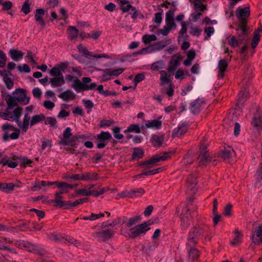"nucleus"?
Listing matches in <instances>:
<instances>
[{
	"mask_svg": "<svg viewBox=\"0 0 262 262\" xmlns=\"http://www.w3.org/2000/svg\"><path fill=\"white\" fill-rule=\"evenodd\" d=\"M208 227L205 224H201L193 226L189 231L187 237V244L189 247H194L204 234L208 232Z\"/></svg>",
	"mask_w": 262,
	"mask_h": 262,
	"instance_id": "nucleus-1",
	"label": "nucleus"
},
{
	"mask_svg": "<svg viewBox=\"0 0 262 262\" xmlns=\"http://www.w3.org/2000/svg\"><path fill=\"white\" fill-rule=\"evenodd\" d=\"M207 148V144L205 143L204 141H202L198 152V165L200 167L205 166L212 160V157L209 154Z\"/></svg>",
	"mask_w": 262,
	"mask_h": 262,
	"instance_id": "nucleus-2",
	"label": "nucleus"
},
{
	"mask_svg": "<svg viewBox=\"0 0 262 262\" xmlns=\"http://www.w3.org/2000/svg\"><path fill=\"white\" fill-rule=\"evenodd\" d=\"M91 81V78L87 77L82 78V82H81L79 79L77 78L74 81L72 87L74 88L77 92L93 90L96 87V84L95 83H91L90 84H88Z\"/></svg>",
	"mask_w": 262,
	"mask_h": 262,
	"instance_id": "nucleus-3",
	"label": "nucleus"
},
{
	"mask_svg": "<svg viewBox=\"0 0 262 262\" xmlns=\"http://www.w3.org/2000/svg\"><path fill=\"white\" fill-rule=\"evenodd\" d=\"M15 245L19 248H25L28 251L41 256H44L46 254V251L44 250L40 249L38 246L33 245L29 242L19 241L17 242Z\"/></svg>",
	"mask_w": 262,
	"mask_h": 262,
	"instance_id": "nucleus-4",
	"label": "nucleus"
},
{
	"mask_svg": "<svg viewBox=\"0 0 262 262\" xmlns=\"http://www.w3.org/2000/svg\"><path fill=\"white\" fill-rule=\"evenodd\" d=\"M150 225V221H148L132 228L128 234L129 237L135 238L142 234H145L147 231L150 229L148 226Z\"/></svg>",
	"mask_w": 262,
	"mask_h": 262,
	"instance_id": "nucleus-5",
	"label": "nucleus"
},
{
	"mask_svg": "<svg viewBox=\"0 0 262 262\" xmlns=\"http://www.w3.org/2000/svg\"><path fill=\"white\" fill-rule=\"evenodd\" d=\"M115 233V231L103 227V229L96 232L94 235L95 237L99 242H106L111 240L114 236Z\"/></svg>",
	"mask_w": 262,
	"mask_h": 262,
	"instance_id": "nucleus-6",
	"label": "nucleus"
},
{
	"mask_svg": "<svg viewBox=\"0 0 262 262\" xmlns=\"http://www.w3.org/2000/svg\"><path fill=\"white\" fill-rule=\"evenodd\" d=\"M71 129L67 127L63 133V138L59 143L64 145L74 146L75 142L79 139V137L72 136Z\"/></svg>",
	"mask_w": 262,
	"mask_h": 262,
	"instance_id": "nucleus-7",
	"label": "nucleus"
},
{
	"mask_svg": "<svg viewBox=\"0 0 262 262\" xmlns=\"http://www.w3.org/2000/svg\"><path fill=\"white\" fill-rule=\"evenodd\" d=\"M169 154L170 153L165 152L162 156L155 155L148 160L140 162V165L145 166L147 169L150 168L155 163L167 160L169 157Z\"/></svg>",
	"mask_w": 262,
	"mask_h": 262,
	"instance_id": "nucleus-8",
	"label": "nucleus"
},
{
	"mask_svg": "<svg viewBox=\"0 0 262 262\" xmlns=\"http://www.w3.org/2000/svg\"><path fill=\"white\" fill-rule=\"evenodd\" d=\"M12 94L19 103H23L25 105L29 103L30 99L29 98L26 96V90L25 89H17Z\"/></svg>",
	"mask_w": 262,
	"mask_h": 262,
	"instance_id": "nucleus-9",
	"label": "nucleus"
},
{
	"mask_svg": "<svg viewBox=\"0 0 262 262\" xmlns=\"http://www.w3.org/2000/svg\"><path fill=\"white\" fill-rule=\"evenodd\" d=\"M197 177L198 173L195 172L189 175L186 180L187 187L188 189L192 191L193 193H195L198 190L196 187L198 184Z\"/></svg>",
	"mask_w": 262,
	"mask_h": 262,
	"instance_id": "nucleus-10",
	"label": "nucleus"
},
{
	"mask_svg": "<svg viewBox=\"0 0 262 262\" xmlns=\"http://www.w3.org/2000/svg\"><path fill=\"white\" fill-rule=\"evenodd\" d=\"M181 57L179 54L173 55L170 60L167 71L169 73L174 72L180 65Z\"/></svg>",
	"mask_w": 262,
	"mask_h": 262,
	"instance_id": "nucleus-11",
	"label": "nucleus"
},
{
	"mask_svg": "<svg viewBox=\"0 0 262 262\" xmlns=\"http://www.w3.org/2000/svg\"><path fill=\"white\" fill-rule=\"evenodd\" d=\"M189 209L186 207L182 211L181 214V226L184 228H187L190 224V220L189 218Z\"/></svg>",
	"mask_w": 262,
	"mask_h": 262,
	"instance_id": "nucleus-12",
	"label": "nucleus"
},
{
	"mask_svg": "<svg viewBox=\"0 0 262 262\" xmlns=\"http://www.w3.org/2000/svg\"><path fill=\"white\" fill-rule=\"evenodd\" d=\"M252 242L257 245L262 243V225H259L255 228L252 235Z\"/></svg>",
	"mask_w": 262,
	"mask_h": 262,
	"instance_id": "nucleus-13",
	"label": "nucleus"
},
{
	"mask_svg": "<svg viewBox=\"0 0 262 262\" xmlns=\"http://www.w3.org/2000/svg\"><path fill=\"white\" fill-rule=\"evenodd\" d=\"M228 61L226 59H221L218 63L217 68L219 69V73L217 77L219 79H222L225 75V72L228 68Z\"/></svg>",
	"mask_w": 262,
	"mask_h": 262,
	"instance_id": "nucleus-14",
	"label": "nucleus"
},
{
	"mask_svg": "<svg viewBox=\"0 0 262 262\" xmlns=\"http://www.w3.org/2000/svg\"><path fill=\"white\" fill-rule=\"evenodd\" d=\"M45 14V11L43 9H37L35 10V20L36 22L40 25L42 27L44 28L46 26V21L43 18V16Z\"/></svg>",
	"mask_w": 262,
	"mask_h": 262,
	"instance_id": "nucleus-15",
	"label": "nucleus"
},
{
	"mask_svg": "<svg viewBox=\"0 0 262 262\" xmlns=\"http://www.w3.org/2000/svg\"><path fill=\"white\" fill-rule=\"evenodd\" d=\"M235 154L234 150L231 147H225L223 150H220L219 152V156L224 160L230 159Z\"/></svg>",
	"mask_w": 262,
	"mask_h": 262,
	"instance_id": "nucleus-16",
	"label": "nucleus"
},
{
	"mask_svg": "<svg viewBox=\"0 0 262 262\" xmlns=\"http://www.w3.org/2000/svg\"><path fill=\"white\" fill-rule=\"evenodd\" d=\"M238 13L237 14L238 17L241 18V24L244 23L246 24V18L250 15V9L248 7L244 8H238L237 9Z\"/></svg>",
	"mask_w": 262,
	"mask_h": 262,
	"instance_id": "nucleus-17",
	"label": "nucleus"
},
{
	"mask_svg": "<svg viewBox=\"0 0 262 262\" xmlns=\"http://www.w3.org/2000/svg\"><path fill=\"white\" fill-rule=\"evenodd\" d=\"M188 130V127L185 124H182L173 130L172 137H179L185 134Z\"/></svg>",
	"mask_w": 262,
	"mask_h": 262,
	"instance_id": "nucleus-18",
	"label": "nucleus"
},
{
	"mask_svg": "<svg viewBox=\"0 0 262 262\" xmlns=\"http://www.w3.org/2000/svg\"><path fill=\"white\" fill-rule=\"evenodd\" d=\"M30 115L28 113H26L24 116L23 123H21L19 120L17 122L19 127L25 132L27 131L29 125L30 124Z\"/></svg>",
	"mask_w": 262,
	"mask_h": 262,
	"instance_id": "nucleus-19",
	"label": "nucleus"
},
{
	"mask_svg": "<svg viewBox=\"0 0 262 262\" xmlns=\"http://www.w3.org/2000/svg\"><path fill=\"white\" fill-rule=\"evenodd\" d=\"M63 199L61 194H59L57 192L55 193V199L52 200V202L55 203L56 205L55 207H59L60 208H63L66 209V207L68 202L62 201L61 200Z\"/></svg>",
	"mask_w": 262,
	"mask_h": 262,
	"instance_id": "nucleus-20",
	"label": "nucleus"
},
{
	"mask_svg": "<svg viewBox=\"0 0 262 262\" xmlns=\"http://www.w3.org/2000/svg\"><path fill=\"white\" fill-rule=\"evenodd\" d=\"M58 97L65 101L74 100L76 98L75 94L70 90H66L61 93Z\"/></svg>",
	"mask_w": 262,
	"mask_h": 262,
	"instance_id": "nucleus-21",
	"label": "nucleus"
},
{
	"mask_svg": "<svg viewBox=\"0 0 262 262\" xmlns=\"http://www.w3.org/2000/svg\"><path fill=\"white\" fill-rule=\"evenodd\" d=\"M249 91L246 88H242L239 93V98L237 102V105H242L244 104L246 98L249 96Z\"/></svg>",
	"mask_w": 262,
	"mask_h": 262,
	"instance_id": "nucleus-22",
	"label": "nucleus"
},
{
	"mask_svg": "<svg viewBox=\"0 0 262 262\" xmlns=\"http://www.w3.org/2000/svg\"><path fill=\"white\" fill-rule=\"evenodd\" d=\"M6 101L8 105V107L6 109V111L7 112L8 110H11L12 107L17 106L19 103L13 96L10 95H8L6 96Z\"/></svg>",
	"mask_w": 262,
	"mask_h": 262,
	"instance_id": "nucleus-23",
	"label": "nucleus"
},
{
	"mask_svg": "<svg viewBox=\"0 0 262 262\" xmlns=\"http://www.w3.org/2000/svg\"><path fill=\"white\" fill-rule=\"evenodd\" d=\"M203 102L197 99L192 102L190 106V111L194 114H198L201 111V106Z\"/></svg>",
	"mask_w": 262,
	"mask_h": 262,
	"instance_id": "nucleus-24",
	"label": "nucleus"
},
{
	"mask_svg": "<svg viewBox=\"0 0 262 262\" xmlns=\"http://www.w3.org/2000/svg\"><path fill=\"white\" fill-rule=\"evenodd\" d=\"M50 83L53 87H59L64 84L65 80L63 76L54 77L50 79Z\"/></svg>",
	"mask_w": 262,
	"mask_h": 262,
	"instance_id": "nucleus-25",
	"label": "nucleus"
},
{
	"mask_svg": "<svg viewBox=\"0 0 262 262\" xmlns=\"http://www.w3.org/2000/svg\"><path fill=\"white\" fill-rule=\"evenodd\" d=\"M53 182H47V181H38L34 184L33 186L32 187L31 190L33 191H36L40 189H41L43 187H45L46 186H49L50 185H53Z\"/></svg>",
	"mask_w": 262,
	"mask_h": 262,
	"instance_id": "nucleus-26",
	"label": "nucleus"
},
{
	"mask_svg": "<svg viewBox=\"0 0 262 262\" xmlns=\"http://www.w3.org/2000/svg\"><path fill=\"white\" fill-rule=\"evenodd\" d=\"M151 142L154 146H161L164 141V136L154 135L151 139Z\"/></svg>",
	"mask_w": 262,
	"mask_h": 262,
	"instance_id": "nucleus-27",
	"label": "nucleus"
},
{
	"mask_svg": "<svg viewBox=\"0 0 262 262\" xmlns=\"http://www.w3.org/2000/svg\"><path fill=\"white\" fill-rule=\"evenodd\" d=\"M9 53L11 58L15 61H17L20 59H21L24 55L23 52L15 49L10 50Z\"/></svg>",
	"mask_w": 262,
	"mask_h": 262,
	"instance_id": "nucleus-28",
	"label": "nucleus"
},
{
	"mask_svg": "<svg viewBox=\"0 0 262 262\" xmlns=\"http://www.w3.org/2000/svg\"><path fill=\"white\" fill-rule=\"evenodd\" d=\"M69 33V38L71 40H73L77 38L79 33L78 30L74 26H70L67 29Z\"/></svg>",
	"mask_w": 262,
	"mask_h": 262,
	"instance_id": "nucleus-29",
	"label": "nucleus"
},
{
	"mask_svg": "<svg viewBox=\"0 0 262 262\" xmlns=\"http://www.w3.org/2000/svg\"><path fill=\"white\" fill-rule=\"evenodd\" d=\"M81 180L92 181L98 179V174L95 172L89 173L86 172L80 176Z\"/></svg>",
	"mask_w": 262,
	"mask_h": 262,
	"instance_id": "nucleus-30",
	"label": "nucleus"
},
{
	"mask_svg": "<svg viewBox=\"0 0 262 262\" xmlns=\"http://www.w3.org/2000/svg\"><path fill=\"white\" fill-rule=\"evenodd\" d=\"M88 201V198H84L80 199L77 200L73 203H70V202H68L67 204L66 209H69L72 207H75L79 204H82L83 203L86 202Z\"/></svg>",
	"mask_w": 262,
	"mask_h": 262,
	"instance_id": "nucleus-31",
	"label": "nucleus"
},
{
	"mask_svg": "<svg viewBox=\"0 0 262 262\" xmlns=\"http://www.w3.org/2000/svg\"><path fill=\"white\" fill-rule=\"evenodd\" d=\"M190 249L189 251V258L194 261L196 260L200 255V252L198 250L193 247H190Z\"/></svg>",
	"mask_w": 262,
	"mask_h": 262,
	"instance_id": "nucleus-32",
	"label": "nucleus"
},
{
	"mask_svg": "<svg viewBox=\"0 0 262 262\" xmlns=\"http://www.w3.org/2000/svg\"><path fill=\"white\" fill-rule=\"evenodd\" d=\"M112 138L111 135L108 132H102L97 135V139L99 142H105Z\"/></svg>",
	"mask_w": 262,
	"mask_h": 262,
	"instance_id": "nucleus-33",
	"label": "nucleus"
},
{
	"mask_svg": "<svg viewBox=\"0 0 262 262\" xmlns=\"http://www.w3.org/2000/svg\"><path fill=\"white\" fill-rule=\"evenodd\" d=\"M237 37H242L244 36H248L246 30V24H240L238 28L236 29Z\"/></svg>",
	"mask_w": 262,
	"mask_h": 262,
	"instance_id": "nucleus-34",
	"label": "nucleus"
},
{
	"mask_svg": "<svg viewBox=\"0 0 262 262\" xmlns=\"http://www.w3.org/2000/svg\"><path fill=\"white\" fill-rule=\"evenodd\" d=\"M147 128H156L157 129L160 128L162 125V122L160 120L155 119L151 121H149L145 124Z\"/></svg>",
	"mask_w": 262,
	"mask_h": 262,
	"instance_id": "nucleus-35",
	"label": "nucleus"
},
{
	"mask_svg": "<svg viewBox=\"0 0 262 262\" xmlns=\"http://www.w3.org/2000/svg\"><path fill=\"white\" fill-rule=\"evenodd\" d=\"M45 119V116L43 114H40L33 116L30 120V125L33 126L34 124Z\"/></svg>",
	"mask_w": 262,
	"mask_h": 262,
	"instance_id": "nucleus-36",
	"label": "nucleus"
},
{
	"mask_svg": "<svg viewBox=\"0 0 262 262\" xmlns=\"http://www.w3.org/2000/svg\"><path fill=\"white\" fill-rule=\"evenodd\" d=\"M160 73L161 75L160 80L161 81L162 84H167L170 82V74L168 75L167 73L164 70L161 71Z\"/></svg>",
	"mask_w": 262,
	"mask_h": 262,
	"instance_id": "nucleus-37",
	"label": "nucleus"
},
{
	"mask_svg": "<svg viewBox=\"0 0 262 262\" xmlns=\"http://www.w3.org/2000/svg\"><path fill=\"white\" fill-rule=\"evenodd\" d=\"M144 155L143 150L140 148H134V152L132 155L133 159H139L143 157Z\"/></svg>",
	"mask_w": 262,
	"mask_h": 262,
	"instance_id": "nucleus-38",
	"label": "nucleus"
},
{
	"mask_svg": "<svg viewBox=\"0 0 262 262\" xmlns=\"http://www.w3.org/2000/svg\"><path fill=\"white\" fill-rule=\"evenodd\" d=\"M228 44L232 48L239 47L237 38L233 35H230L227 38Z\"/></svg>",
	"mask_w": 262,
	"mask_h": 262,
	"instance_id": "nucleus-39",
	"label": "nucleus"
},
{
	"mask_svg": "<svg viewBox=\"0 0 262 262\" xmlns=\"http://www.w3.org/2000/svg\"><path fill=\"white\" fill-rule=\"evenodd\" d=\"M234 233L236 235L234 239L231 241L230 244L232 246H237L241 242L240 239L241 232L238 229H235Z\"/></svg>",
	"mask_w": 262,
	"mask_h": 262,
	"instance_id": "nucleus-40",
	"label": "nucleus"
},
{
	"mask_svg": "<svg viewBox=\"0 0 262 262\" xmlns=\"http://www.w3.org/2000/svg\"><path fill=\"white\" fill-rule=\"evenodd\" d=\"M252 124L257 129H260L261 128L262 122L260 117H254L252 119Z\"/></svg>",
	"mask_w": 262,
	"mask_h": 262,
	"instance_id": "nucleus-41",
	"label": "nucleus"
},
{
	"mask_svg": "<svg viewBox=\"0 0 262 262\" xmlns=\"http://www.w3.org/2000/svg\"><path fill=\"white\" fill-rule=\"evenodd\" d=\"M142 40L144 43L148 44V43H150L151 41L156 40L157 37L154 34H151V35L146 34L143 36Z\"/></svg>",
	"mask_w": 262,
	"mask_h": 262,
	"instance_id": "nucleus-42",
	"label": "nucleus"
},
{
	"mask_svg": "<svg viewBox=\"0 0 262 262\" xmlns=\"http://www.w3.org/2000/svg\"><path fill=\"white\" fill-rule=\"evenodd\" d=\"M23 108L21 107H17L16 109L13 111V115L12 117H14L13 120H16L17 122L21 115Z\"/></svg>",
	"mask_w": 262,
	"mask_h": 262,
	"instance_id": "nucleus-43",
	"label": "nucleus"
},
{
	"mask_svg": "<svg viewBox=\"0 0 262 262\" xmlns=\"http://www.w3.org/2000/svg\"><path fill=\"white\" fill-rule=\"evenodd\" d=\"M124 71V69L123 68H119L118 69L115 70H112L111 69H106V72H108V74L110 75V76H118L120 74H121L122 73H123Z\"/></svg>",
	"mask_w": 262,
	"mask_h": 262,
	"instance_id": "nucleus-44",
	"label": "nucleus"
},
{
	"mask_svg": "<svg viewBox=\"0 0 262 262\" xmlns=\"http://www.w3.org/2000/svg\"><path fill=\"white\" fill-rule=\"evenodd\" d=\"M135 192L134 191V190H131L129 191L125 190L120 193H118L117 194V195L121 198H126V197L133 198V194H135Z\"/></svg>",
	"mask_w": 262,
	"mask_h": 262,
	"instance_id": "nucleus-45",
	"label": "nucleus"
},
{
	"mask_svg": "<svg viewBox=\"0 0 262 262\" xmlns=\"http://www.w3.org/2000/svg\"><path fill=\"white\" fill-rule=\"evenodd\" d=\"M49 74L54 77L63 76V75L59 68L57 67H54L53 68H52L49 72Z\"/></svg>",
	"mask_w": 262,
	"mask_h": 262,
	"instance_id": "nucleus-46",
	"label": "nucleus"
},
{
	"mask_svg": "<svg viewBox=\"0 0 262 262\" xmlns=\"http://www.w3.org/2000/svg\"><path fill=\"white\" fill-rule=\"evenodd\" d=\"M133 132H135L136 133H140L141 129L139 125L138 124H132L127 127V129L124 131V133Z\"/></svg>",
	"mask_w": 262,
	"mask_h": 262,
	"instance_id": "nucleus-47",
	"label": "nucleus"
},
{
	"mask_svg": "<svg viewBox=\"0 0 262 262\" xmlns=\"http://www.w3.org/2000/svg\"><path fill=\"white\" fill-rule=\"evenodd\" d=\"M104 216V213H101L98 214H95L94 213H91L90 216H84L82 219L84 220H90V221H94L101 217H103Z\"/></svg>",
	"mask_w": 262,
	"mask_h": 262,
	"instance_id": "nucleus-48",
	"label": "nucleus"
},
{
	"mask_svg": "<svg viewBox=\"0 0 262 262\" xmlns=\"http://www.w3.org/2000/svg\"><path fill=\"white\" fill-rule=\"evenodd\" d=\"M57 122V120L55 118L50 117H45V124L46 125H50L52 127H55Z\"/></svg>",
	"mask_w": 262,
	"mask_h": 262,
	"instance_id": "nucleus-49",
	"label": "nucleus"
},
{
	"mask_svg": "<svg viewBox=\"0 0 262 262\" xmlns=\"http://www.w3.org/2000/svg\"><path fill=\"white\" fill-rule=\"evenodd\" d=\"M62 182H63L55 181V182H53L52 183L53 185L55 184V185H56L57 186V187L58 188L61 189L60 190H59V191L57 192V193H58L59 194H61V195L62 194L68 193L69 192V190H68V189H67V188H66V186H63V187H60L59 186L61 184H62Z\"/></svg>",
	"mask_w": 262,
	"mask_h": 262,
	"instance_id": "nucleus-50",
	"label": "nucleus"
},
{
	"mask_svg": "<svg viewBox=\"0 0 262 262\" xmlns=\"http://www.w3.org/2000/svg\"><path fill=\"white\" fill-rule=\"evenodd\" d=\"M21 11L25 14H28L31 11L30 10V4L29 0H26L21 8Z\"/></svg>",
	"mask_w": 262,
	"mask_h": 262,
	"instance_id": "nucleus-51",
	"label": "nucleus"
},
{
	"mask_svg": "<svg viewBox=\"0 0 262 262\" xmlns=\"http://www.w3.org/2000/svg\"><path fill=\"white\" fill-rule=\"evenodd\" d=\"M76 193L78 195L83 196H90L92 195L91 190H88V189L83 188L77 190Z\"/></svg>",
	"mask_w": 262,
	"mask_h": 262,
	"instance_id": "nucleus-52",
	"label": "nucleus"
},
{
	"mask_svg": "<svg viewBox=\"0 0 262 262\" xmlns=\"http://www.w3.org/2000/svg\"><path fill=\"white\" fill-rule=\"evenodd\" d=\"M0 116L5 120H13L14 117H12L11 115V110H8V112L6 111L5 113H0Z\"/></svg>",
	"mask_w": 262,
	"mask_h": 262,
	"instance_id": "nucleus-53",
	"label": "nucleus"
},
{
	"mask_svg": "<svg viewBox=\"0 0 262 262\" xmlns=\"http://www.w3.org/2000/svg\"><path fill=\"white\" fill-rule=\"evenodd\" d=\"M163 67L164 63L162 61H157L151 64V69L154 71H158L162 69Z\"/></svg>",
	"mask_w": 262,
	"mask_h": 262,
	"instance_id": "nucleus-54",
	"label": "nucleus"
},
{
	"mask_svg": "<svg viewBox=\"0 0 262 262\" xmlns=\"http://www.w3.org/2000/svg\"><path fill=\"white\" fill-rule=\"evenodd\" d=\"M182 28L180 30L179 34L181 35L178 37V40L180 41L181 40V37H183V34H185L187 32V26L186 24L185 21H182L181 23Z\"/></svg>",
	"mask_w": 262,
	"mask_h": 262,
	"instance_id": "nucleus-55",
	"label": "nucleus"
},
{
	"mask_svg": "<svg viewBox=\"0 0 262 262\" xmlns=\"http://www.w3.org/2000/svg\"><path fill=\"white\" fill-rule=\"evenodd\" d=\"M140 219L141 216L139 215L131 217L129 219L128 222L126 223V225L127 227H131L133 225L136 224L137 223V222Z\"/></svg>",
	"mask_w": 262,
	"mask_h": 262,
	"instance_id": "nucleus-56",
	"label": "nucleus"
},
{
	"mask_svg": "<svg viewBox=\"0 0 262 262\" xmlns=\"http://www.w3.org/2000/svg\"><path fill=\"white\" fill-rule=\"evenodd\" d=\"M260 39V36L259 34L254 32V36L252 40L251 46L253 48H255L257 45H258V41Z\"/></svg>",
	"mask_w": 262,
	"mask_h": 262,
	"instance_id": "nucleus-57",
	"label": "nucleus"
},
{
	"mask_svg": "<svg viewBox=\"0 0 262 262\" xmlns=\"http://www.w3.org/2000/svg\"><path fill=\"white\" fill-rule=\"evenodd\" d=\"M232 205L231 204L226 205L224 209V215L226 216H230L232 215Z\"/></svg>",
	"mask_w": 262,
	"mask_h": 262,
	"instance_id": "nucleus-58",
	"label": "nucleus"
},
{
	"mask_svg": "<svg viewBox=\"0 0 262 262\" xmlns=\"http://www.w3.org/2000/svg\"><path fill=\"white\" fill-rule=\"evenodd\" d=\"M239 46L242 45H248L249 39L248 36L237 37Z\"/></svg>",
	"mask_w": 262,
	"mask_h": 262,
	"instance_id": "nucleus-59",
	"label": "nucleus"
},
{
	"mask_svg": "<svg viewBox=\"0 0 262 262\" xmlns=\"http://www.w3.org/2000/svg\"><path fill=\"white\" fill-rule=\"evenodd\" d=\"M8 76H7V77L3 78V80L6 84L7 88L8 89H10L13 86L14 83L12 80Z\"/></svg>",
	"mask_w": 262,
	"mask_h": 262,
	"instance_id": "nucleus-60",
	"label": "nucleus"
},
{
	"mask_svg": "<svg viewBox=\"0 0 262 262\" xmlns=\"http://www.w3.org/2000/svg\"><path fill=\"white\" fill-rule=\"evenodd\" d=\"M63 178L64 179L67 180V179H73L74 180H81L80 176L78 174H72V175H69L68 174H65L63 176Z\"/></svg>",
	"mask_w": 262,
	"mask_h": 262,
	"instance_id": "nucleus-61",
	"label": "nucleus"
},
{
	"mask_svg": "<svg viewBox=\"0 0 262 262\" xmlns=\"http://www.w3.org/2000/svg\"><path fill=\"white\" fill-rule=\"evenodd\" d=\"M78 49L80 52L83 53L84 55H85L86 56H92V53L90 52H89L85 47L81 45H80L78 46Z\"/></svg>",
	"mask_w": 262,
	"mask_h": 262,
	"instance_id": "nucleus-62",
	"label": "nucleus"
},
{
	"mask_svg": "<svg viewBox=\"0 0 262 262\" xmlns=\"http://www.w3.org/2000/svg\"><path fill=\"white\" fill-rule=\"evenodd\" d=\"M145 78V75L143 73H139L135 77L134 82L135 84V85L137 84L138 83L141 82Z\"/></svg>",
	"mask_w": 262,
	"mask_h": 262,
	"instance_id": "nucleus-63",
	"label": "nucleus"
},
{
	"mask_svg": "<svg viewBox=\"0 0 262 262\" xmlns=\"http://www.w3.org/2000/svg\"><path fill=\"white\" fill-rule=\"evenodd\" d=\"M114 136V137L117 139H122L123 138V136L122 134H119L120 128L118 127H116L113 128Z\"/></svg>",
	"mask_w": 262,
	"mask_h": 262,
	"instance_id": "nucleus-64",
	"label": "nucleus"
}]
</instances>
